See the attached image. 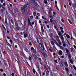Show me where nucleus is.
<instances>
[{
  "instance_id": "412c9836",
  "label": "nucleus",
  "mask_w": 76,
  "mask_h": 76,
  "mask_svg": "<svg viewBox=\"0 0 76 76\" xmlns=\"http://www.w3.org/2000/svg\"><path fill=\"white\" fill-rule=\"evenodd\" d=\"M44 68L45 69V71L46 70H48V68H47V67H46V66H44Z\"/></svg>"
},
{
  "instance_id": "603ef678",
  "label": "nucleus",
  "mask_w": 76,
  "mask_h": 76,
  "mask_svg": "<svg viewBox=\"0 0 76 76\" xmlns=\"http://www.w3.org/2000/svg\"><path fill=\"white\" fill-rule=\"evenodd\" d=\"M61 20H62V22H64V20L63 19H62Z\"/></svg>"
},
{
  "instance_id": "58836bf2",
  "label": "nucleus",
  "mask_w": 76,
  "mask_h": 76,
  "mask_svg": "<svg viewBox=\"0 0 76 76\" xmlns=\"http://www.w3.org/2000/svg\"><path fill=\"white\" fill-rule=\"evenodd\" d=\"M2 7L4 10H6V9H5V8L3 7V6L2 5Z\"/></svg>"
},
{
  "instance_id": "2eb2a0df",
  "label": "nucleus",
  "mask_w": 76,
  "mask_h": 76,
  "mask_svg": "<svg viewBox=\"0 0 76 76\" xmlns=\"http://www.w3.org/2000/svg\"><path fill=\"white\" fill-rule=\"evenodd\" d=\"M53 24L55 25H57V23L55 20H53Z\"/></svg>"
},
{
  "instance_id": "680f3d73",
  "label": "nucleus",
  "mask_w": 76,
  "mask_h": 76,
  "mask_svg": "<svg viewBox=\"0 0 76 76\" xmlns=\"http://www.w3.org/2000/svg\"><path fill=\"white\" fill-rule=\"evenodd\" d=\"M16 28L17 30H19V28L18 27V26L16 27Z\"/></svg>"
},
{
  "instance_id": "393cba45",
  "label": "nucleus",
  "mask_w": 76,
  "mask_h": 76,
  "mask_svg": "<svg viewBox=\"0 0 76 76\" xmlns=\"http://www.w3.org/2000/svg\"><path fill=\"white\" fill-rule=\"evenodd\" d=\"M66 36L67 37V38H70V36H69V35L66 34Z\"/></svg>"
},
{
  "instance_id": "c03bdc74",
  "label": "nucleus",
  "mask_w": 76,
  "mask_h": 76,
  "mask_svg": "<svg viewBox=\"0 0 76 76\" xmlns=\"http://www.w3.org/2000/svg\"><path fill=\"white\" fill-rule=\"evenodd\" d=\"M70 50H71V52H72V51H73V48H71Z\"/></svg>"
},
{
  "instance_id": "0e129e2a",
  "label": "nucleus",
  "mask_w": 76,
  "mask_h": 76,
  "mask_svg": "<svg viewBox=\"0 0 76 76\" xmlns=\"http://www.w3.org/2000/svg\"><path fill=\"white\" fill-rule=\"evenodd\" d=\"M75 7H76V3L74 5Z\"/></svg>"
},
{
  "instance_id": "7ed1b4c3",
  "label": "nucleus",
  "mask_w": 76,
  "mask_h": 76,
  "mask_svg": "<svg viewBox=\"0 0 76 76\" xmlns=\"http://www.w3.org/2000/svg\"><path fill=\"white\" fill-rule=\"evenodd\" d=\"M37 41L39 44H42V39L40 38H38L37 39Z\"/></svg>"
},
{
  "instance_id": "6e6552de",
  "label": "nucleus",
  "mask_w": 76,
  "mask_h": 76,
  "mask_svg": "<svg viewBox=\"0 0 76 76\" xmlns=\"http://www.w3.org/2000/svg\"><path fill=\"white\" fill-rule=\"evenodd\" d=\"M28 25L30 26H32V25L31 24V21H30V19H29V18H28Z\"/></svg>"
},
{
  "instance_id": "e433bc0d",
  "label": "nucleus",
  "mask_w": 76,
  "mask_h": 76,
  "mask_svg": "<svg viewBox=\"0 0 76 76\" xmlns=\"http://www.w3.org/2000/svg\"><path fill=\"white\" fill-rule=\"evenodd\" d=\"M60 66L61 67H62L63 66V63H62V62H61V63H60Z\"/></svg>"
},
{
  "instance_id": "69168bd1",
  "label": "nucleus",
  "mask_w": 76,
  "mask_h": 76,
  "mask_svg": "<svg viewBox=\"0 0 76 76\" xmlns=\"http://www.w3.org/2000/svg\"><path fill=\"white\" fill-rule=\"evenodd\" d=\"M53 48L54 49H56V46H53Z\"/></svg>"
},
{
  "instance_id": "e2e57ef3",
  "label": "nucleus",
  "mask_w": 76,
  "mask_h": 76,
  "mask_svg": "<svg viewBox=\"0 0 76 76\" xmlns=\"http://www.w3.org/2000/svg\"><path fill=\"white\" fill-rule=\"evenodd\" d=\"M47 73H48V75H49L48 74V73H49V71H48V70H47Z\"/></svg>"
},
{
  "instance_id": "5fc2aeb1",
  "label": "nucleus",
  "mask_w": 76,
  "mask_h": 76,
  "mask_svg": "<svg viewBox=\"0 0 76 76\" xmlns=\"http://www.w3.org/2000/svg\"><path fill=\"white\" fill-rule=\"evenodd\" d=\"M61 32H62V34H63L64 33V31H63V30H62L61 31Z\"/></svg>"
},
{
  "instance_id": "de8ad7c7",
  "label": "nucleus",
  "mask_w": 76,
  "mask_h": 76,
  "mask_svg": "<svg viewBox=\"0 0 76 76\" xmlns=\"http://www.w3.org/2000/svg\"><path fill=\"white\" fill-rule=\"evenodd\" d=\"M0 70L1 72H3V69H0Z\"/></svg>"
},
{
  "instance_id": "39448f33",
  "label": "nucleus",
  "mask_w": 76,
  "mask_h": 76,
  "mask_svg": "<svg viewBox=\"0 0 76 76\" xmlns=\"http://www.w3.org/2000/svg\"><path fill=\"white\" fill-rule=\"evenodd\" d=\"M62 45V43L61 42V45L60 44H59L58 43L56 45L58 46V47H59L61 49H63V47L62 46H61V45Z\"/></svg>"
},
{
  "instance_id": "dca6fc26",
  "label": "nucleus",
  "mask_w": 76,
  "mask_h": 76,
  "mask_svg": "<svg viewBox=\"0 0 76 76\" xmlns=\"http://www.w3.org/2000/svg\"><path fill=\"white\" fill-rule=\"evenodd\" d=\"M53 48L52 47H50V48H49V51H50V52H53V50L52 49Z\"/></svg>"
},
{
  "instance_id": "bb28decb",
  "label": "nucleus",
  "mask_w": 76,
  "mask_h": 76,
  "mask_svg": "<svg viewBox=\"0 0 76 76\" xmlns=\"http://www.w3.org/2000/svg\"><path fill=\"white\" fill-rule=\"evenodd\" d=\"M27 76H31V75L30 74V73L29 72H27Z\"/></svg>"
},
{
  "instance_id": "a878e982",
  "label": "nucleus",
  "mask_w": 76,
  "mask_h": 76,
  "mask_svg": "<svg viewBox=\"0 0 76 76\" xmlns=\"http://www.w3.org/2000/svg\"><path fill=\"white\" fill-rule=\"evenodd\" d=\"M51 44L52 45L54 46V41H52L51 42Z\"/></svg>"
},
{
  "instance_id": "f03ea898",
  "label": "nucleus",
  "mask_w": 76,
  "mask_h": 76,
  "mask_svg": "<svg viewBox=\"0 0 76 76\" xmlns=\"http://www.w3.org/2000/svg\"><path fill=\"white\" fill-rule=\"evenodd\" d=\"M56 39L58 42V44H60V45H61V41H60V39H59V37L57 36H56Z\"/></svg>"
},
{
  "instance_id": "052dcab7",
  "label": "nucleus",
  "mask_w": 76,
  "mask_h": 76,
  "mask_svg": "<svg viewBox=\"0 0 76 76\" xmlns=\"http://www.w3.org/2000/svg\"><path fill=\"white\" fill-rule=\"evenodd\" d=\"M73 46H74V48L76 49V46H75V45H73Z\"/></svg>"
},
{
  "instance_id": "ddd939ff",
  "label": "nucleus",
  "mask_w": 76,
  "mask_h": 76,
  "mask_svg": "<svg viewBox=\"0 0 76 76\" xmlns=\"http://www.w3.org/2000/svg\"><path fill=\"white\" fill-rule=\"evenodd\" d=\"M68 58L69 59H70V58H71V54H70V53H69L68 54Z\"/></svg>"
},
{
  "instance_id": "6e6d98bb",
  "label": "nucleus",
  "mask_w": 76,
  "mask_h": 76,
  "mask_svg": "<svg viewBox=\"0 0 76 76\" xmlns=\"http://www.w3.org/2000/svg\"><path fill=\"white\" fill-rule=\"evenodd\" d=\"M44 23H45L46 24H47V23H48V22L47 21H44Z\"/></svg>"
},
{
  "instance_id": "bf43d9fd",
  "label": "nucleus",
  "mask_w": 76,
  "mask_h": 76,
  "mask_svg": "<svg viewBox=\"0 0 76 76\" xmlns=\"http://www.w3.org/2000/svg\"><path fill=\"white\" fill-rule=\"evenodd\" d=\"M47 28H50V26H49V25H47Z\"/></svg>"
},
{
  "instance_id": "423d86ee",
  "label": "nucleus",
  "mask_w": 76,
  "mask_h": 76,
  "mask_svg": "<svg viewBox=\"0 0 76 76\" xmlns=\"http://www.w3.org/2000/svg\"><path fill=\"white\" fill-rule=\"evenodd\" d=\"M51 41H53L55 44L56 45L58 43L57 42L56 40L54 39L53 37H51Z\"/></svg>"
},
{
  "instance_id": "a19ab883",
  "label": "nucleus",
  "mask_w": 76,
  "mask_h": 76,
  "mask_svg": "<svg viewBox=\"0 0 76 76\" xmlns=\"http://www.w3.org/2000/svg\"><path fill=\"white\" fill-rule=\"evenodd\" d=\"M39 60L40 62H41L42 61V60H41V58H39Z\"/></svg>"
},
{
  "instance_id": "ea45409f",
  "label": "nucleus",
  "mask_w": 76,
  "mask_h": 76,
  "mask_svg": "<svg viewBox=\"0 0 76 76\" xmlns=\"http://www.w3.org/2000/svg\"><path fill=\"white\" fill-rule=\"evenodd\" d=\"M29 44L30 46H31L32 45V43H31V42H29Z\"/></svg>"
},
{
  "instance_id": "1a4fd4ad",
  "label": "nucleus",
  "mask_w": 76,
  "mask_h": 76,
  "mask_svg": "<svg viewBox=\"0 0 76 76\" xmlns=\"http://www.w3.org/2000/svg\"><path fill=\"white\" fill-rule=\"evenodd\" d=\"M23 35H24V37L25 38H27V33H26L24 31L23 32Z\"/></svg>"
},
{
  "instance_id": "7c9ffc66",
  "label": "nucleus",
  "mask_w": 76,
  "mask_h": 76,
  "mask_svg": "<svg viewBox=\"0 0 76 76\" xmlns=\"http://www.w3.org/2000/svg\"><path fill=\"white\" fill-rule=\"evenodd\" d=\"M11 22H12V23L13 24V25H14V22H13V20H12V19L11 20Z\"/></svg>"
},
{
  "instance_id": "2f4dec72",
  "label": "nucleus",
  "mask_w": 76,
  "mask_h": 76,
  "mask_svg": "<svg viewBox=\"0 0 76 76\" xmlns=\"http://www.w3.org/2000/svg\"><path fill=\"white\" fill-rule=\"evenodd\" d=\"M28 59L30 61H31V60H32V58H31V57L30 56H29Z\"/></svg>"
},
{
  "instance_id": "774afa93",
  "label": "nucleus",
  "mask_w": 76,
  "mask_h": 76,
  "mask_svg": "<svg viewBox=\"0 0 76 76\" xmlns=\"http://www.w3.org/2000/svg\"><path fill=\"white\" fill-rule=\"evenodd\" d=\"M12 76H14V73H12L11 74Z\"/></svg>"
},
{
  "instance_id": "79ce46f5",
  "label": "nucleus",
  "mask_w": 76,
  "mask_h": 76,
  "mask_svg": "<svg viewBox=\"0 0 76 76\" xmlns=\"http://www.w3.org/2000/svg\"><path fill=\"white\" fill-rule=\"evenodd\" d=\"M33 71L34 73V74H35V70L34 69H33Z\"/></svg>"
},
{
  "instance_id": "cd10ccee",
  "label": "nucleus",
  "mask_w": 76,
  "mask_h": 76,
  "mask_svg": "<svg viewBox=\"0 0 76 76\" xmlns=\"http://www.w3.org/2000/svg\"><path fill=\"white\" fill-rule=\"evenodd\" d=\"M7 45H8V46H9V47H11V45H10V44L9 43L7 42Z\"/></svg>"
},
{
  "instance_id": "aec40b11",
  "label": "nucleus",
  "mask_w": 76,
  "mask_h": 76,
  "mask_svg": "<svg viewBox=\"0 0 76 76\" xmlns=\"http://www.w3.org/2000/svg\"><path fill=\"white\" fill-rule=\"evenodd\" d=\"M41 28L42 30V34H44V28H43V27H42Z\"/></svg>"
},
{
  "instance_id": "c85d7f7f",
  "label": "nucleus",
  "mask_w": 76,
  "mask_h": 76,
  "mask_svg": "<svg viewBox=\"0 0 76 76\" xmlns=\"http://www.w3.org/2000/svg\"><path fill=\"white\" fill-rule=\"evenodd\" d=\"M70 61L71 64H73V61H72V60L70 59Z\"/></svg>"
},
{
  "instance_id": "8fccbe9b",
  "label": "nucleus",
  "mask_w": 76,
  "mask_h": 76,
  "mask_svg": "<svg viewBox=\"0 0 76 76\" xmlns=\"http://www.w3.org/2000/svg\"><path fill=\"white\" fill-rule=\"evenodd\" d=\"M38 72H41V70H40V69H39V68H38Z\"/></svg>"
},
{
  "instance_id": "c9c22d12",
  "label": "nucleus",
  "mask_w": 76,
  "mask_h": 76,
  "mask_svg": "<svg viewBox=\"0 0 76 76\" xmlns=\"http://www.w3.org/2000/svg\"><path fill=\"white\" fill-rule=\"evenodd\" d=\"M50 37L51 38L53 37V34L52 33H50Z\"/></svg>"
},
{
  "instance_id": "3c124183",
  "label": "nucleus",
  "mask_w": 76,
  "mask_h": 76,
  "mask_svg": "<svg viewBox=\"0 0 76 76\" xmlns=\"http://www.w3.org/2000/svg\"><path fill=\"white\" fill-rule=\"evenodd\" d=\"M63 46L64 47H66V45L65 43L64 44H63Z\"/></svg>"
},
{
  "instance_id": "4468645a",
  "label": "nucleus",
  "mask_w": 76,
  "mask_h": 76,
  "mask_svg": "<svg viewBox=\"0 0 76 76\" xmlns=\"http://www.w3.org/2000/svg\"><path fill=\"white\" fill-rule=\"evenodd\" d=\"M43 55L45 58H47V57H48V55H47V54H46V53H45Z\"/></svg>"
},
{
  "instance_id": "20e7f679",
  "label": "nucleus",
  "mask_w": 76,
  "mask_h": 76,
  "mask_svg": "<svg viewBox=\"0 0 76 76\" xmlns=\"http://www.w3.org/2000/svg\"><path fill=\"white\" fill-rule=\"evenodd\" d=\"M31 52H33V53H36V50L35 49H34V48L33 47H31Z\"/></svg>"
},
{
  "instance_id": "0eeeda50",
  "label": "nucleus",
  "mask_w": 76,
  "mask_h": 76,
  "mask_svg": "<svg viewBox=\"0 0 76 76\" xmlns=\"http://www.w3.org/2000/svg\"><path fill=\"white\" fill-rule=\"evenodd\" d=\"M40 46H41V48L43 50H44V51H45V48H44V45L42 44H40Z\"/></svg>"
},
{
  "instance_id": "c756f323",
  "label": "nucleus",
  "mask_w": 76,
  "mask_h": 76,
  "mask_svg": "<svg viewBox=\"0 0 76 76\" xmlns=\"http://www.w3.org/2000/svg\"><path fill=\"white\" fill-rule=\"evenodd\" d=\"M44 2L45 4H47V0H44Z\"/></svg>"
},
{
  "instance_id": "864d4df0",
  "label": "nucleus",
  "mask_w": 76,
  "mask_h": 76,
  "mask_svg": "<svg viewBox=\"0 0 76 76\" xmlns=\"http://www.w3.org/2000/svg\"><path fill=\"white\" fill-rule=\"evenodd\" d=\"M41 26V28H43V26L42 25V24H40Z\"/></svg>"
},
{
  "instance_id": "5701e85b",
  "label": "nucleus",
  "mask_w": 76,
  "mask_h": 76,
  "mask_svg": "<svg viewBox=\"0 0 76 76\" xmlns=\"http://www.w3.org/2000/svg\"><path fill=\"white\" fill-rule=\"evenodd\" d=\"M31 3H33L34 2H35V0H30Z\"/></svg>"
},
{
  "instance_id": "37998d69",
  "label": "nucleus",
  "mask_w": 76,
  "mask_h": 76,
  "mask_svg": "<svg viewBox=\"0 0 76 76\" xmlns=\"http://www.w3.org/2000/svg\"><path fill=\"white\" fill-rule=\"evenodd\" d=\"M15 26H16V27L18 26V23H15Z\"/></svg>"
},
{
  "instance_id": "09e8293b",
  "label": "nucleus",
  "mask_w": 76,
  "mask_h": 76,
  "mask_svg": "<svg viewBox=\"0 0 76 76\" xmlns=\"http://www.w3.org/2000/svg\"><path fill=\"white\" fill-rule=\"evenodd\" d=\"M37 16H40V14H39V13L38 12L37 13Z\"/></svg>"
},
{
  "instance_id": "a18cd8bd",
  "label": "nucleus",
  "mask_w": 76,
  "mask_h": 76,
  "mask_svg": "<svg viewBox=\"0 0 76 76\" xmlns=\"http://www.w3.org/2000/svg\"><path fill=\"white\" fill-rule=\"evenodd\" d=\"M62 42L63 44H65V42H64V40H62Z\"/></svg>"
},
{
  "instance_id": "a211bd4d",
  "label": "nucleus",
  "mask_w": 76,
  "mask_h": 76,
  "mask_svg": "<svg viewBox=\"0 0 76 76\" xmlns=\"http://www.w3.org/2000/svg\"><path fill=\"white\" fill-rule=\"evenodd\" d=\"M65 66L66 67H68V64H67V62H65Z\"/></svg>"
},
{
  "instance_id": "4c0bfd02",
  "label": "nucleus",
  "mask_w": 76,
  "mask_h": 76,
  "mask_svg": "<svg viewBox=\"0 0 76 76\" xmlns=\"http://www.w3.org/2000/svg\"><path fill=\"white\" fill-rule=\"evenodd\" d=\"M65 70H66V72H69V69H68V68H66L65 69Z\"/></svg>"
},
{
  "instance_id": "9b49d317",
  "label": "nucleus",
  "mask_w": 76,
  "mask_h": 76,
  "mask_svg": "<svg viewBox=\"0 0 76 76\" xmlns=\"http://www.w3.org/2000/svg\"><path fill=\"white\" fill-rule=\"evenodd\" d=\"M46 51V50H41L40 52L42 53V54L43 55L44 53H45V52Z\"/></svg>"
},
{
  "instance_id": "9d476101",
  "label": "nucleus",
  "mask_w": 76,
  "mask_h": 76,
  "mask_svg": "<svg viewBox=\"0 0 76 76\" xmlns=\"http://www.w3.org/2000/svg\"><path fill=\"white\" fill-rule=\"evenodd\" d=\"M57 32H58V34L59 37H61V35H62V34H61V31H57Z\"/></svg>"
},
{
  "instance_id": "4d7b16f0",
  "label": "nucleus",
  "mask_w": 76,
  "mask_h": 76,
  "mask_svg": "<svg viewBox=\"0 0 76 76\" xmlns=\"http://www.w3.org/2000/svg\"><path fill=\"white\" fill-rule=\"evenodd\" d=\"M50 21L51 23H52L53 21V20L52 19H50Z\"/></svg>"
},
{
  "instance_id": "338daca9",
  "label": "nucleus",
  "mask_w": 76,
  "mask_h": 76,
  "mask_svg": "<svg viewBox=\"0 0 76 76\" xmlns=\"http://www.w3.org/2000/svg\"><path fill=\"white\" fill-rule=\"evenodd\" d=\"M20 34L21 35H23V33H22V32H20Z\"/></svg>"
},
{
  "instance_id": "13d9d810",
  "label": "nucleus",
  "mask_w": 76,
  "mask_h": 76,
  "mask_svg": "<svg viewBox=\"0 0 76 76\" xmlns=\"http://www.w3.org/2000/svg\"><path fill=\"white\" fill-rule=\"evenodd\" d=\"M55 62V63H58V62H57V61L56 60H55L54 61Z\"/></svg>"
},
{
  "instance_id": "49530a36",
  "label": "nucleus",
  "mask_w": 76,
  "mask_h": 76,
  "mask_svg": "<svg viewBox=\"0 0 76 76\" xmlns=\"http://www.w3.org/2000/svg\"><path fill=\"white\" fill-rule=\"evenodd\" d=\"M33 14L35 16H37V14H36V13H35V12H34Z\"/></svg>"
},
{
  "instance_id": "f704fd0d",
  "label": "nucleus",
  "mask_w": 76,
  "mask_h": 76,
  "mask_svg": "<svg viewBox=\"0 0 76 76\" xmlns=\"http://www.w3.org/2000/svg\"><path fill=\"white\" fill-rule=\"evenodd\" d=\"M73 66L74 69L75 70H76V66H75L74 65Z\"/></svg>"
},
{
  "instance_id": "6ab92c4d",
  "label": "nucleus",
  "mask_w": 76,
  "mask_h": 76,
  "mask_svg": "<svg viewBox=\"0 0 76 76\" xmlns=\"http://www.w3.org/2000/svg\"><path fill=\"white\" fill-rule=\"evenodd\" d=\"M61 37V39L62 40H64V37H63V35H61V37Z\"/></svg>"
},
{
  "instance_id": "4be33fe9",
  "label": "nucleus",
  "mask_w": 76,
  "mask_h": 76,
  "mask_svg": "<svg viewBox=\"0 0 76 76\" xmlns=\"http://www.w3.org/2000/svg\"><path fill=\"white\" fill-rule=\"evenodd\" d=\"M5 23L6 25H7V18H5Z\"/></svg>"
},
{
  "instance_id": "f8f14e48",
  "label": "nucleus",
  "mask_w": 76,
  "mask_h": 76,
  "mask_svg": "<svg viewBox=\"0 0 76 76\" xmlns=\"http://www.w3.org/2000/svg\"><path fill=\"white\" fill-rule=\"evenodd\" d=\"M58 54L60 56H61L63 54V52L61 50H59L58 52Z\"/></svg>"
},
{
  "instance_id": "f257e3e1",
  "label": "nucleus",
  "mask_w": 76,
  "mask_h": 76,
  "mask_svg": "<svg viewBox=\"0 0 76 76\" xmlns=\"http://www.w3.org/2000/svg\"><path fill=\"white\" fill-rule=\"evenodd\" d=\"M30 4H31L30 3H28L27 4L24 5L23 7H21V9L22 12V13H25V9H28L29 7V6H30Z\"/></svg>"
},
{
  "instance_id": "473e14b6",
  "label": "nucleus",
  "mask_w": 76,
  "mask_h": 76,
  "mask_svg": "<svg viewBox=\"0 0 76 76\" xmlns=\"http://www.w3.org/2000/svg\"><path fill=\"white\" fill-rule=\"evenodd\" d=\"M66 53H67V54H68V53H69V50L68 49H66Z\"/></svg>"
},
{
  "instance_id": "72a5a7b5",
  "label": "nucleus",
  "mask_w": 76,
  "mask_h": 76,
  "mask_svg": "<svg viewBox=\"0 0 76 76\" xmlns=\"http://www.w3.org/2000/svg\"><path fill=\"white\" fill-rule=\"evenodd\" d=\"M25 50L26 51V52H27V53H28L29 52V50H28V49H25Z\"/></svg>"
},
{
  "instance_id": "b1692460",
  "label": "nucleus",
  "mask_w": 76,
  "mask_h": 76,
  "mask_svg": "<svg viewBox=\"0 0 76 76\" xmlns=\"http://www.w3.org/2000/svg\"><path fill=\"white\" fill-rule=\"evenodd\" d=\"M55 7H56V9H57V10H58V11H59L60 10H59V9H58V7H57V5H55Z\"/></svg>"
},
{
  "instance_id": "f3484780",
  "label": "nucleus",
  "mask_w": 76,
  "mask_h": 76,
  "mask_svg": "<svg viewBox=\"0 0 76 76\" xmlns=\"http://www.w3.org/2000/svg\"><path fill=\"white\" fill-rule=\"evenodd\" d=\"M33 57L35 60H37V56L35 55H33Z\"/></svg>"
}]
</instances>
